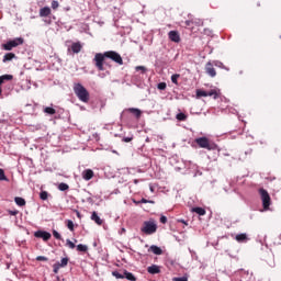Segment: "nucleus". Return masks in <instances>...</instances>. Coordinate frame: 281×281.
Listing matches in <instances>:
<instances>
[{
	"label": "nucleus",
	"mask_w": 281,
	"mask_h": 281,
	"mask_svg": "<svg viewBox=\"0 0 281 281\" xmlns=\"http://www.w3.org/2000/svg\"><path fill=\"white\" fill-rule=\"evenodd\" d=\"M104 58H110V60H113L117 65H124V60L122 59V56L120 53L115 50H108L102 53H97L94 55V65L99 71H104Z\"/></svg>",
	"instance_id": "1"
},
{
	"label": "nucleus",
	"mask_w": 281,
	"mask_h": 281,
	"mask_svg": "<svg viewBox=\"0 0 281 281\" xmlns=\"http://www.w3.org/2000/svg\"><path fill=\"white\" fill-rule=\"evenodd\" d=\"M74 91L80 102H89V91L81 83H76L74 86Z\"/></svg>",
	"instance_id": "2"
},
{
	"label": "nucleus",
	"mask_w": 281,
	"mask_h": 281,
	"mask_svg": "<svg viewBox=\"0 0 281 281\" xmlns=\"http://www.w3.org/2000/svg\"><path fill=\"white\" fill-rule=\"evenodd\" d=\"M140 232H143V234H147V236H150L157 232V224L153 221H146L144 222V226L140 228Z\"/></svg>",
	"instance_id": "3"
},
{
	"label": "nucleus",
	"mask_w": 281,
	"mask_h": 281,
	"mask_svg": "<svg viewBox=\"0 0 281 281\" xmlns=\"http://www.w3.org/2000/svg\"><path fill=\"white\" fill-rule=\"evenodd\" d=\"M19 45H23V38L22 37H16L14 40H11V41L7 42L5 44H2V48L5 52H12V49H14V47H19Z\"/></svg>",
	"instance_id": "4"
},
{
	"label": "nucleus",
	"mask_w": 281,
	"mask_h": 281,
	"mask_svg": "<svg viewBox=\"0 0 281 281\" xmlns=\"http://www.w3.org/2000/svg\"><path fill=\"white\" fill-rule=\"evenodd\" d=\"M195 144H198L200 148H205L206 150H214L216 148L215 144H210V139H207V137L195 138Z\"/></svg>",
	"instance_id": "5"
},
{
	"label": "nucleus",
	"mask_w": 281,
	"mask_h": 281,
	"mask_svg": "<svg viewBox=\"0 0 281 281\" xmlns=\"http://www.w3.org/2000/svg\"><path fill=\"white\" fill-rule=\"evenodd\" d=\"M259 193L261 195L263 209L269 210V205H271V196H269V192L265 189H260Z\"/></svg>",
	"instance_id": "6"
},
{
	"label": "nucleus",
	"mask_w": 281,
	"mask_h": 281,
	"mask_svg": "<svg viewBox=\"0 0 281 281\" xmlns=\"http://www.w3.org/2000/svg\"><path fill=\"white\" fill-rule=\"evenodd\" d=\"M35 238H43L45 241L49 240L52 238V234L46 231H36L34 233Z\"/></svg>",
	"instance_id": "7"
},
{
	"label": "nucleus",
	"mask_w": 281,
	"mask_h": 281,
	"mask_svg": "<svg viewBox=\"0 0 281 281\" xmlns=\"http://www.w3.org/2000/svg\"><path fill=\"white\" fill-rule=\"evenodd\" d=\"M72 52V54H80L82 52V44L80 42H75L71 44L70 48H68V52Z\"/></svg>",
	"instance_id": "8"
},
{
	"label": "nucleus",
	"mask_w": 281,
	"mask_h": 281,
	"mask_svg": "<svg viewBox=\"0 0 281 281\" xmlns=\"http://www.w3.org/2000/svg\"><path fill=\"white\" fill-rule=\"evenodd\" d=\"M206 74L211 76V78H216V69L212 66V63H207L205 67Z\"/></svg>",
	"instance_id": "9"
},
{
	"label": "nucleus",
	"mask_w": 281,
	"mask_h": 281,
	"mask_svg": "<svg viewBox=\"0 0 281 281\" xmlns=\"http://www.w3.org/2000/svg\"><path fill=\"white\" fill-rule=\"evenodd\" d=\"M235 240H237V243H247L249 237L247 236V233H240L235 236Z\"/></svg>",
	"instance_id": "10"
},
{
	"label": "nucleus",
	"mask_w": 281,
	"mask_h": 281,
	"mask_svg": "<svg viewBox=\"0 0 281 281\" xmlns=\"http://www.w3.org/2000/svg\"><path fill=\"white\" fill-rule=\"evenodd\" d=\"M169 38H170L173 43H179V41H181V37L179 36V32H177V31H170V32H169Z\"/></svg>",
	"instance_id": "11"
},
{
	"label": "nucleus",
	"mask_w": 281,
	"mask_h": 281,
	"mask_svg": "<svg viewBox=\"0 0 281 281\" xmlns=\"http://www.w3.org/2000/svg\"><path fill=\"white\" fill-rule=\"evenodd\" d=\"M82 178L85 179V181H91V179H93V170L91 169H87L82 172Z\"/></svg>",
	"instance_id": "12"
},
{
	"label": "nucleus",
	"mask_w": 281,
	"mask_h": 281,
	"mask_svg": "<svg viewBox=\"0 0 281 281\" xmlns=\"http://www.w3.org/2000/svg\"><path fill=\"white\" fill-rule=\"evenodd\" d=\"M147 271H148V273H150L151 276H155V274H157V273H160L161 270H159V266L153 265V266H149V267L147 268Z\"/></svg>",
	"instance_id": "13"
},
{
	"label": "nucleus",
	"mask_w": 281,
	"mask_h": 281,
	"mask_svg": "<svg viewBox=\"0 0 281 281\" xmlns=\"http://www.w3.org/2000/svg\"><path fill=\"white\" fill-rule=\"evenodd\" d=\"M49 14H52V9L49 7H44L40 9V16H49Z\"/></svg>",
	"instance_id": "14"
},
{
	"label": "nucleus",
	"mask_w": 281,
	"mask_h": 281,
	"mask_svg": "<svg viewBox=\"0 0 281 281\" xmlns=\"http://www.w3.org/2000/svg\"><path fill=\"white\" fill-rule=\"evenodd\" d=\"M128 113H133V115H135V117H137L139 120V117H142V110L137 109V108H130L127 109Z\"/></svg>",
	"instance_id": "15"
},
{
	"label": "nucleus",
	"mask_w": 281,
	"mask_h": 281,
	"mask_svg": "<svg viewBox=\"0 0 281 281\" xmlns=\"http://www.w3.org/2000/svg\"><path fill=\"white\" fill-rule=\"evenodd\" d=\"M91 221L97 223V225H102V223H103L102 218H100V216L98 215V213L95 211L92 212Z\"/></svg>",
	"instance_id": "16"
},
{
	"label": "nucleus",
	"mask_w": 281,
	"mask_h": 281,
	"mask_svg": "<svg viewBox=\"0 0 281 281\" xmlns=\"http://www.w3.org/2000/svg\"><path fill=\"white\" fill-rule=\"evenodd\" d=\"M150 251L155 254V256H161L164 254V250H161L158 246H150L149 248Z\"/></svg>",
	"instance_id": "17"
},
{
	"label": "nucleus",
	"mask_w": 281,
	"mask_h": 281,
	"mask_svg": "<svg viewBox=\"0 0 281 281\" xmlns=\"http://www.w3.org/2000/svg\"><path fill=\"white\" fill-rule=\"evenodd\" d=\"M13 58H16V55H15L14 53H7V54L3 56L2 61H3V63H9V61L12 60Z\"/></svg>",
	"instance_id": "18"
},
{
	"label": "nucleus",
	"mask_w": 281,
	"mask_h": 281,
	"mask_svg": "<svg viewBox=\"0 0 281 281\" xmlns=\"http://www.w3.org/2000/svg\"><path fill=\"white\" fill-rule=\"evenodd\" d=\"M43 112L46 113V115H56V109L52 106L44 108Z\"/></svg>",
	"instance_id": "19"
},
{
	"label": "nucleus",
	"mask_w": 281,
	"mask_h": 281,
	"mask_svg": "<svg viewBox=\"0 0 281 281\" xmlns=\"http://www.w3.org/2000/svg\"><path fill=\"white\" fill-rule=\"evenodd\" d=\"M124 278H126V280H130V281H135L137 280V278H135V274L132 273V272H128V271H124Z\"/></svg>",
	"instance_id": "20"
},
{
	"label": "nucleus",
	"mask_w": 281,
	"mask_h": 281,
	"mask_svg": "<svg viewBox=\"0 0 281 281\" xmlns=\"http://www.w3.org/2000/svg\"><path fill=\"white\" fill-rule=\"evenodd\" d=\"M176 119L179 121V122H186V120H188V115H186V113L183 112H180L176 115Z\"/></svg>",
	"instance_id": "21"
},
{
	"label": "nucleus",
	"mask_w": 281,
	"mask_h": 281,
	"mask_svg": "<svg viewBox=\"0 0 281 281\" xmlns=\"http://www.w3.org/2000/svg\"><path fill=\"white\" fill-rule=\"evenodd\" d=\"M193 212H195V214H199V216H205V209L203 207H194Z\"/></svg>",
	"instance_id": "22"
},
{
	"label": "nucleus",
	"mask_w": 281,
	"mask_h": 281,
	"mask_svg": "<svg viewBox=\"0 0 281 281\" xmlns=\"http://www.w3.org/2000/svg\"><path fill=\"white\" fill-rule=\"evenodd\" d=\"M58 190H60V192H65V191L69 190V184L61 182L58 184Z\"/></svg>",
	"instance_id": "23"
},
{
	"label": "nucleus",
	"mask_w": 281,
	"mask_h": 281,
	"mask_svg": "<svg viewBox=\"0 0 281 281\" xmlns=\"http://www.w3.org/2000/svg\"><path fill=\"white\" fill-rule=\"evenodd\" d=\"M14 201H15L16 205H19L20 207H23V205H25V199H23V198L16 196L14 199Z\"/></svg>",
	"instance_id": "24"
},
{
	"label": "nucleus",
	"mask_w": 281,
	"mask_h": 281,
	"mask_svg": "<svg viewBox=\"0 0 281 281\" xmlns=\"http://www.w3.org/2000/svg\"><path fill=\"white\" fill-rule=\"evenodd\" d=\"M198 98H207V91L205 90H196Z\"/></svg>",
	"instance_id": "25"
},
{
	"label": "nucleus",
	"mask_w": 281,
	"mask_h": 281,
	"mask_svg": "<svg viewBox=\"0 0 281 281\" xmlns=\"http://www.w3.org/2000/svg\"><path fill=\"white\" fill-rule=\"evenodd\" d=\"M61 268L67 267L69 265V258L65 257L60 260V262H57Z\"/></svg>",
	"instance_id": "26"
},
{
	"label": "nucleus",
	"mask_w": 281,
	"mask_h": 281,
	"mask_svg": "<svg viewBox=\"0 0 281 281\" xmlns=\"http://www.w3.org/2000/svg\"><path fill=\"white\" fill-rule=\"evenodd\" d=\"M207 97H210V98H214V100H216L217 98H218V92H216V90H210L209 92H207Z\"/></svg>",
	"instance_id": "27"
},
{
	"label": "nucleus",
	"mask_w": 281,
	"mask_h": 281,
	"mask_svg": "<svg viewBox=\"0 0 281 281\" xmlns=\"http://www.w3.org/2000/svg\"><path fill=\"white\" fill-rule=\"evenodd\" d=\"M49 196V193H47V191H42L41 193H40V199L42 200V201H47V198Z\"/></svg>",
	"instance_id": "28"
},
{
	"label": "nucleus",
	"mask_w": 281,
	"mask_h": 281,
	"mask_svg": "<svg viewBox=\"0 0 281 281\" xmlns=\"http://www.w3.org/2000/svg\"><path fill=\"white\" fill-rule=\"evenodd\" d=\"M89 247L87 245L79 244L77 245V251H87Z\"/></svg>",
	"instance_id": "29"
},
{
	"label": "nucleus",
	"mask_w": 281,
	"mask_h": 281,
	"mask_svg": "<svg viewBox=\"0 0 281 281\" xmlns=\"http://www.w3.org/2000/svg\"><path fill=\"white\" fill-rule=\"evenodd\" d=\"M0 181H9L8 177H5V171L0 168Z\"/></svg>",
	"instance_id": "30"
},
{
	"label": "nucleus",
	"mask_w": 281,
	"mask_h": 281,
	"mask_svg": "<svg viewBox=\"0 0 281 281\" xmlns=\"http://www.w3.org/2000/svg\"><path fill=\"white\" fill-rule=\"evenodd\" d=\"M53 236L56 238V240H63V236H60V233H58L56 229L53 231Z\"/></svg>",
	"instance_id": "31"
},
{
	"label": "nucleus",
	"mask_w": 281,
	"mask_h": 281,
	"mask_svg": "<svg viewBox=\"0 0 281 281\" xmlns=\"http://www.w3.org/2000/svg\"><path fill=\"white\" fill-rule=\"evenodd\" d=\"M180 75H172L171 76V82H173V85H179L178 80H179Z\"/></svg>",
	"instance_id": "32"
},
{
	"label": "nucleus",
	"mask_w": 281,
	"mask_h": 281,
	"mask_svg": "<svg viewBox=\"0 0 281 281\" xmlns=\"http://www.w3.org/2000/svg\"><path fill=\"white\" fill-rule=\"evenodd\" d=\"M66 245L69 247V249H76V244H74L71 239H67Z\"/></svg>",
	"instance_id": "33"
},
{
	"label": "nucleus",
	"mask_w": 281,
	"mask_h": 281,
	"mask_svg": "<svg viewBox=\"0 0 281 281\" xmlns=\"http://www.w3.org/2000/svg\"><path fill=\"white\" fill-rule=\"evenodd\" d=\"M112 276H114L116 280H124V274H120V272H112Z\"/></svg>",
	"instance_id": "34"
},
{
	"label": "nucleus",
	"mask_w": 281,
	"mask_h": 281,
	"mask_svg": "<svg viewBox=\"0 0 281 281\" xmlns=\"http://www.w3.org/2000/svg\"><path fill=\"white\" fill-rule=\"evenodd\" d=\"M157 89H159V91H166V82L158 83Z\"/></svg>",
	"instance_id": "35"
},
{
	"label": "nucleus",
	"mask_w": 281,
	"mask_h": 281,
	"mask_svg": "<svg viewBox=\"0 0 281 281\" xmlns=\"http://www.w3.org/2000/svg\"><path fill=\"white\" fill-rule=\"evenodd\" d=\"M67 227L70 232H74V222L71 220H68Z\"/></svg>",
	"instance_id": "36"
},
{
	"label": "nucleus",
	"mask_w": 281,
	"mask_h": 281,
	"mask_svg": "<svg viewBox=\"0 0 281 281\" xmlns=\"http://www.w3.org/2000/svg\"><path fill=\"white\" fill-rule=\"evenodd\" d=\"M0 78L4 82V80H12L13 77H12V75H3V76H0Z\"/></svg>",
	"instance_id": "37"
},
{
	"label": "nucleus",
	"mask_w": 281,
	"mask_h": 281,
	"mask_svg": "<svg viewBox=\"0 0 281 281\" xmlns=\"http://www.w3.org/2000/svg\"><path fill=\"white\" fill-rule=\"evenodd\" d=\"M60 266L58 265V263H55L54 266H53V271H54V273H58V271H60Z\"/></svg>",
	"instance_id": "38"
},
{
	"label": "nucleus",
	"mask_w": 281,
	"mask_h": 281,
	"mask_svg": "<svg viewBox=\"0 0 281 281\" xmlns=\"http://www.w3.org/2000/svg\"><path fill=\"white\" fill-rule=\"evenodd\" d=\"M172 280L173 281H188V277H176Z\"/></svg>",
	"instance_id": "39"
},
{
	"label": "nucleus",
	"mask_w": 281,
	"mask_h": 281,
	"mask_svg": "<svg viewBox=\"0 0 281 281\" xmlns=\"http://www.w3.org/2000/svg\"><path fill=\"white\" fill-rule=\"evenodd\" d=\"M58 5H59L58 1H56V0H53V1H52V8H53V10H57Z\"/></svg>",
	"instance_id": "40"
},
{
	"label": "nucleus",
	"mask_w": 281,
	"mask_h": 281,
	"mask_svg": "<svg viewBox=\"0 0 281 281\" xmlns=\"http://www.w3.org/2000/svg\"><path fill=\"white\" fill-rule=\"evenodd\" d=\"M36 260L37 261H44V262H47V257H45V256H38V257H36Z\"/></svg>",
	"instance_id": "41"
},
{
	"label": "nucleus",
	"mask_w": 281,
	"mask_h": 281,
	"mask_svg": "<svg viewBox=\"0 0 281 281\" xmlns=\"http://www.w3.org/2000/svg\"><path fill=\"white\" fill-rule=\"evenodd\" d=\"M184 23L188 27H190L191 23H195L196 25H199V22H194V20H187Z\"/></svg>",
	"instance_id": "42"
},
{
	"label": "nucleus",
	"mask_w": 281,
	"mask_h": 281,
	"mask_svg": "<svg viewBox=\"0 0 281 281\" xmlns=\"http://www.w3.org/2000/svg\"><path fill=\"white\" fill-rule=\"evenodd\" d=\"M136 71H143V74H146V67L144 66H137Z\"/></svg>",
	"instance_id": "43"
},
{
	"label": "nucleus",
	"mask_w": 281,
	"mask_h": 281,
	"mask_svg": "<svg viewBox=\"0 0 281 281\" xmlns=\"http://www.w3.org/2000/svg\"><path fill=\"white\" fill-rule=\"evenodd\" d=\"M160 223H162V225H166V223H168V217H166L165 215L160 216Z\"/></svg>",
	"instance_id": "44"
},
{
	"label": "nucleus",
	"mask_w": 281,
	"mask_h": 281,
	"mask_svg": "<svg viewBox=\"0 0 281 281\" xmlns=\"http://www.w3.org/2000/svg\"><path fill=\"white\" fill-rule=\"evenodd\" d=\"M139 203H151V204H154L155 201H153V200H146V199L143 198V199L139 201Z\"/></svg>",
	"instance_id": "45"
},
{
	"label": "nucleus",
	"mask_w": 281,
	"mask_h": 281,
	"mask_svg": "<svg viewBox=\"0 0 281 281\" xmlns=\"http://www.w3.org/2000/svg\"><path fill=\"white\" fill-rule=\"evenodd\" d=\"M123 142H125L126 144H128V142H133V137H124Z\"/></svg>",
	"instance_id": "46"
},
{
	"label": "nucleus",
	"mask_w": 281,
	"mask_h": 281,
	"mask_svg": "<svg viewBox=\"0 0 281 281\" xmlns=\"http://www.w3.org/2000/svg\"><path fill=\"white\" fill-rule=\"evenodd\" d=\"M9 214L11 216H16V214H19V211H9Z\"/></svg>",
	"instance_id": "47"
},
{
	"label": "nucleus",
	"mask_w": 281,
	"mask_h": 281,
	"mask_svg": "<svg viewBox=\"0 0 281 281\" xmlns=\"http://www.w3.org/2000/svg\"><path fill=\"white\" fill-rule=\"evenodd\" d=\"M215 67H223V63L222 61H214Z\"/></svg>",
	"instance_id": "48"
},
{
	"label": "nucleus",
	"mask_w": 281,
	"mask_h": 281,
	"mask_svg": "<svg viewBox=\"0 0 281 281\" xmlns=\"http://www.w3.org/2000/svg\"><path fill=\"white\" fill-rule=\"evenodd\" d=\"M178 223H183V225H188V222H186V220H178Z\"/></svg>",
	"instance_id": "49"
},
{
	"label": "nucleus",
	"mask_w": 281,
	"mask_h": 281,
	"mask_svg": "<svg viewBox=\"0 0 281 281\" xmlns=\"http://www.w3.org/2000/svg\"><path fill=\"white\" fill-rule=\"evenodd\" d=\"M77 217L81 218L82 216L80 215V211H76Z\"/></svg>",
	"instance_id": "50"
},
{
	"label": "nucleus",
	"mask_w": 281,
	"mask_h": 281,
	"mask_svg": "<svg viewBox=\"0 0 281 281\" xmlns=\"http://www.w3.org/2000/svg\"><path fill=\"white\" fill-rule=\"evenodd\" d=\"M3 85V79L0 77V87Z\"/></svg>",
	"instance_id": "51"
},
{
	"label": "nucleus",
	"mask_w": 281,
	"mask_h": 281,
	"mask_svg": "<svg viewBox=\"0 0 281 281\" xmlns=\"http://www.w3.org/2000/svg\"><path fill=\"white\" fill-rule=\"evenodd\" d=\"M134 183H135V184L139 183V180L135 179V180H134Z\"/></svg>",
	"instance_id": "52"
},
{
	"label": "nucleus",
	"mask_w": 281,
	"mask_h": 281,
	"mask_svg": "<svg viewBox=\"0 0 281 281\" xmlns=\"http://www.w3.org/2000/svg\"><path fill=\"white\" fill-rule=\"evenodd\" d=\"M1 93H2V90H1V88H0V95H1Z\"/></svg>",
	"instance_id": "53"
},
{
	"label": "nucleus",
	"mask_w": 281,
	"mask_h": 281,
	"mask_svg": "<svg viewBox=\"0 0 281 281\" xmlns=\"http://www.w3.org/2000/svg\"><path fill=\"white\" fill-rule=\"evenodd\" d=\"M122 231H123V232H126V229H125V228H123Z\"/></svg>",
	"instance_id": "54"
}]
</instances>
